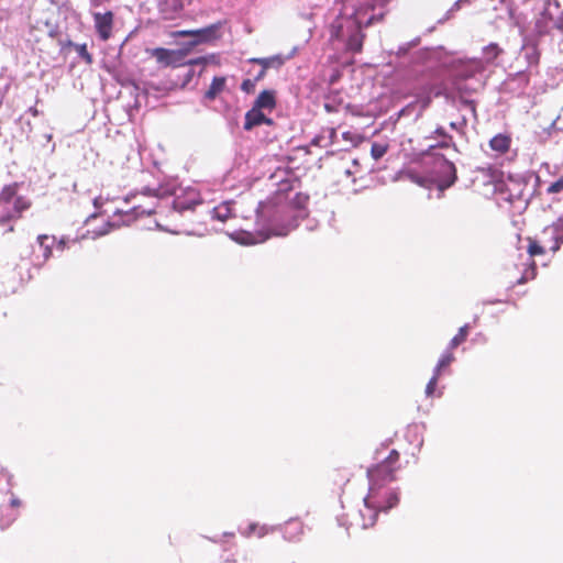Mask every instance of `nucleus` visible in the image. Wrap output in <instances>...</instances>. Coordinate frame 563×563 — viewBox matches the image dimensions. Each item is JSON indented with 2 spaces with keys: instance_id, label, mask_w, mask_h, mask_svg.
I'll return each mask as SVG.
<instances>
[{
  "instance_id": "nucleus-1",
  "label": "nucleus",
  "mask_w": 563,
  "mask_h": 563,
  "mask_svg": "<svg viewBox=\"0 0 563 563\" xmlns=\"http://www.w3.org/2000/svg\"><path fill=\"white\" fill-rule=\"evenodd\" d=\"M20 185L11 183L0 189V231L3 235L15 232V223L31 209L32 200L19 192Z\"/></svg>"
},
{
  "instance_id": "nucleus-2",
  "label": "nucleus",
  "mask_w": 563,
  "mask_h": 563,
  "mask_svg": "<svg viewBox=\"0 0 563 563\" xmlns=\"http://www.w3.org/2000/svg\"><path fill=\"white\" fill-rule=\"evenodd\" d=\"M331 40L345 43L347 51L360 53L363 47L365 34L362 32V23L356 15L340 16L330 26Z\"/></svg>"
},
{
  "instance_id": "nucleus-3",
  "label": "nucleus",
  "mask_w": 563,
  "mask_h": 563,
  "mask_svg": "<svg viewBox=\"0 0 563 563\" xmlns=\"http://www.w3.org/2000/svg\"><path fill=\"white\" fill-rule=\"evenodd\" d=\"M400 468L399 453L397 450H391L389 454L378 464L367 470V477L369 481V501L375 506L382 507L378 501L376 493L378 486H386L396 479L395 473Z\"/></svg>"
},
{
  "instance_id": "nucleus-4",
  "label": "nucleus",
  "mask_w": 563,
  "mask_h": 563,
  "mask_svg": "<svg viewBox=\"0 0 563 563\" xmlns=\"http://www.w3.org/2000/svg\"><path fill=\"white\" fill-rule=\"evenodd\" d=\"M378 514L375 509H373L369 505H366L364 501L363 508L357 510H353L350 514L345 515V520L347 523L346 533L351 529L353 530H364L373 527L376 523Z\"/></svg>"
},
{
  "instance_id": "nucleus-5",
  "label": "nucleus",
  "mask_w": 563,
  "mask_h": 563,
  "mask_svg": "<svg viewBox=\"0 0 563 563\" xmlns=\"http://www.w3.org/2000/svg\"><path fill=\"white\" fill-rule=\"evenodd\" d=\"M221 23L210 24L206 27L198 30H180L173 33L174 37H192L189 46H197L202 43H209L220 37Z\"/></svg>"
},
{
  "instance_id": "nucleus-6",
  "label": "nucleus",
  "mask_w": 563,
  "mask_h": 563,
  "mask_svg": "<svg viewBox=\"0 0 563 563\" xmlns=\"http://www.w3.org/2000/svg\"><path fill=\"white\" fill-rule=\"evenodd\" d=\"M539 241L548 251L555 253L563 243V219H559L558 222L545 227Z\"/></svg>"
},
{
  "instance_id": "nucleus-7",
  "label": "nucleus",
  "mask_w": 563,
  "mask_h": 563,
  "mask_svg": "<svg viewBox=\"0 0 563 563\" xmlns=\"http://www.w3.org/2000/svg\"><path fill=\"white\" fill-rule=\"evenodd\" d=\"M376 493L379 496L378 501L382 504V507L375 506L372 501H369V493L364 499L366 505H369L373 509L376 510L377 514L380 511H388L399 503V494L395 489L385 488V486H378Z\"/></svg>"
},
{
  "instance_id": "nucleus-8",
  "label": "nucleus",
  "mask_w": 563,
  "mask_h": 563,
  "mask_svg": "<svg viewBox=\"0 0 563 563\" xmlns=\"http://www.w3.org/2000/svg\"><path fill=\"white\" fill-rule=\"evenodd\" d=\"M169 194L170 192L168 190H165L162 187H159L157 189L145 188L142 191V195L146 196V197H151V198H153L155 200H152V201L146 202V203L134 205L131 208V211L133 212V214L135 217L151 214V213H153L155 211V208L157 206L156 200L162 198V197H164V196H166V195H169Z\"/></svg>"
},
{
  "instance_id": "nucleus-9",
  "label": "nucleus",
  "mask_w": 563,
  "mask_h": 563,
  "mask_svg": "<svg viewBox=\"0 0 563 563\" xmlns=\"http://www.w3.org/2000/svg\"><path fill=\"white\" fill-rule=\"evenodd\" d=\"M95 27L102 41H108L112 33L113 27V13L107 11L106 13H93Z\"/></svg>"
},
{
  "instance_id": "nucleus-10",
  "label": "nucleus",
  "mask_w": 563,
  "mask_h": 563,
  "mask_svg": "<svg viewBox=\"0 0 563 563\" xmlns=\"http://www.w3.org/2000/svg\"><path fill=\"white\" fill-rule=\"evenodd\" d=\"M200 203L198 194L194 190L187 192V197H176L173 201V213H183Z\"/></svg>"
},
{
  "instance_id": "nucleus-11",
  "label": "nucleus",
  "mask_w": 563,
  "mask_h": 563,
  "mask_svg": "<svg viewBox=\"0 0 563 563\" xmlns=\"http://www.w3.org/2000/svg\"><path fill=\"white\" fill-rule=\"evenodd\" d=\"M305 531V525L299 519H290L285 522L283 527V534L285 540L289 542H297L301 539Z\"/></svg>"
},
{
  "instance_id": "nucleus-12",
  "label": "nucleus",
  "mask_w": 563,
  "mask_h": 563,
  "mask_svg": "<svg viewBox=\"0 0 563 563\" xmlns=\"http://www.w3.org/2000/svg\"><path fill=\"white\" fill-rule=\"evenodd\" d=\"M268 124L271 125L273 123L272 119L267 118L261 109H257L253 107L251 110H249L245 114V121H244V130L250 131L253 128L261 125V124Z\"/></svg>"
},
{
  "instance_id": "nucleus-13",
  "label": "nucleus",
  "mask_w": 563,
  "mask_h": 563,
  "mask_svg": "<svg viewBox=\"0 0 563 563\" xmlns=\"http://www.w3.org/2000/svg\"><path fill=\"white\" fill-rule=\"evenodd\" d=\"M286 62V57L283 55H274L269 57L262 58H251L249 63L257 64L264 69L268 70L269 68L279 69Z\"/></svg>"
},
{
  "instance_id": "nucleus-14",
  "label": "nucleus",
  "mask_w": 563,
  "mask_h": 563,
  "mask_svg": "<svg viewBox=\"0 0 563 563\" xmlns=\"http://www.w3.org/2000/svg\"><path fill=\"white\" fill-rule=\"evenodd\" d=\"M511 145V137L509 134L506 133H499L490 139L489 141V147L499 153V154H506Z\"/></svg>"
},
{
  "instance_id": "nucleus-15",
  "label": "nucleus",
  "mask_w": 563,
  "mask_h": 563,
  "mask_svg": "<svg viewBox=\"0 0 563 563\" xmlns=\"http://www.w3.org/2000/svg\"><path fill=\"white\" fill-rule=\"evenodd\" d=\"M274 527H268L266 525H261L258 522H252L247 525V527L243 530L242 534L246 538H264L267 534L274 532Z\"/></svg>"
},
{
  "instance_id": "nucleus-16",
  "label": "nucleus",
  "mask_w": 563,
  "mask_h": 563,
  "mask_svg": "<svg viewBox=\"0 0 563 563\" xmlns=\"http://www.w3.org/2000/svg\"><path fill=\"white\" fill-rule=\"evenodd\" d=\"M479 71H481V63L477 60H471L467 63H462L455 69V75L459 78L467 79V78L475 76V74H477Z\"/></svg>"
},
{
  "instance_id": "nucleus-17",
  "label": "nucleus",
  "mask_w": 563,
  "mask_h": 563,
  "mask_svg": "<svg viewBox=\"0 0 563 563\" xmlns=\"http://www.w3.org/2000/svg\"><path fill=\"white\" fill-rule=\"evenodd\" d=\"M253 107L261 110H273L276 107L275 92L272 90H263L256 98Z\"/></svg>"
},
{
  "instance_id": "nucleus-18",
  "label": "nucleus",
  "mask_w": 563,
  "mask_h": 563,
  "mask_svg": "<svg viewBox=\"0 0 563 563\" xmlns=\"http://www.w3.org/2000/svg\"><path fill=\"white\" fill-rule=\"evenodd\" d=\"M37 244L42 252L43 261L46 262L53 254V245L55 243V236L47 234H40L37 236Z\"/></svg>"
},
{
  "instance_id": "nucleus-19",
  "label": "nucleus",
  "mask_w": 563,
  "mask_h": 563,
  "mask_svg": "<svg viewBox=\"0 0 563 563\" xmlns=\"http://www.w3.org/2000/svg\"><path fill=\"white\" fill-rule=\"evenodd\" d=\"M227 78L221 77H214L208 88V90L205 92V98L207 100H214L225 88Z\"/></svg>"
},
{
  "instance_id": "nucleus-20",
  "label": "nucleus",
  "mask_w": 563,
  "mask_h": 563,
  "mask_svg": "<svg viewBox=\"0 0 563 563\" xmlns=\"http://www.w3.org/2000/svg\"><path fill=\"white\" fill-rule=\"evenodd\" d=\"M183 0H161L159 1V11L166 15V18H172L174 14L178 13L183 10Z\"/></svg>"
},
{
  "instance_id": "nucleus-21",
  "label": "nucleus",
  "mask_w": 563,
  "mask_h": 563,
  "mask_svg": "<svg viewBox=\"0 0 563 563\" xmlns=\"http://www.w3.org/2000/svg\"><path fill=\"white\" fill-rule=\"evenodd\" d=\"M152 57L156 59V62L165 67L170 66V49L156 47L150 51Z\"/></svg>"
},
{
  "instance_id": "nucleus-22",
  "label": "nucleus",
  "mask_w": 563,
  "mask_h": 563,
  "mask_svg": "<svg viewBox=\"0 0 563 563\" xmlns=\"http://www.w3.org/2000/svg\"><path fill=\"white\" fill-rule=\"evenodd\" d=\"M470 333V325L464 324L457 331V333L453 336V339L449 343V349L454 350L462 343H464L468 336Z\"/></svg>"
},
{
  "instance_id": "nucleus-23",
  "label": "nucleus",
  "mask_w": 563,
  "mask_h": 563,
  "mask_svg": "<svg viewBox=\"0 0 563 563\" xmlns=\"http://www.w3.org/2000/svg\"><path fill=\"white\" fill-rule=\"evenodd\" d=\"M65 46L73 47L77 52V54L85 60L86 64H92L93 57L88 52L86 44H75L71 41H68Z\"/></svg>"
},
{
  "instance_id": "nucleus-24",
  "label": "nucleus",
  "mask_w": 563,
  "mask_h": 563,
  "mask_svg": "<svg viewBox=\"0 0 563 563\" xmlns=\"http://www.w3.org/2000/svg\"><path fill=\"white\" fill-rule=\"evenodd\" d=\"M453 350H450L448 347V351L445 353H443V355L440 357L435 368H434V372L437 374H440L446 368L449 367L452 362L455 360L454 355H453Z\"/></svg>"
},
{
  "instance_id": "nucleus-25",
  "label": "nucleus",
  "mask_w": 563,
  "mask_h": 563,
  "mask_svg": "<svg viewBox=\"0 0 563 563\" xmlns=\"http://www.w3.org/2000/svg\"><path fill=\"white\" fill-rule=\"evenodd\" d=\"M528 253L531 257L537 255H543L548 251L539 241V239L528 238Z\"/></svg>"
},
{
  "instance_id": "nucleus-26",
  "label": "nucleus",
  "mask_w": 563,
  "mask_h": 563,
  "mask_svg": "<svg viewBox=\"0 0 563 563\" xmlns=\"http://www.w3.org/2000/svg\"><path fill=\"white\" fill-rule=\"evenodd\" d=\"M434 133L439 136H443V140L438 145L431 146L432 148H434V147L449 148L453 144L452 136L450 134H448L442 126L435 129Z\"/></svg>"
},
{
  "instance_id": "nucleus-27",
  "label": "nucleus",
  "mask_w": 563,
  "mask_h": 563,
  "mask_svg": "<svg viewBox=\"0 0 563 563\" xmlns=\"http://www.w3.org/2000/svg\"><path fill=\"white\" fill-rule=\"evenodd\" d=\"M388 151V144L385 143H373L371 147V155L375 161L382 158Z\"/></svg>"
},
{
  "instance_id": "nucleus-28",
  "label": "nucleus",
  "mask_w": 563,
  "mask_h": 563,
  "mask_svg": "<svg viewBox=\"0 0 563 563\" xmlns=\"http://www.w3.org/2000/svg\"><path fill=\"white\" fill-rule=\"evenodd\" d=\"M170 60L169 64L173 67L181 66L185 64L186 52L179 49H170Z\"/></svg>"
},
{
  "instance_id": "nucleus-29",
  "label": "nucleus",
  "mask_w": 563,
  "mask_h": 563,
  "mask_svg": "<svg viewBox=\"0 0 563 563\" xmlns=\"http://www.w3.org/2000/svg\"><path fill=\"white\" fill-rule=\"evenodd\" d=\"M212 213H213V218H216L222 222L227 221L231 216L230 208L227 205H221L219 207H216L213 209Z\"/></svg>"
},
{
  "instance_id": "nucleus-30",
  "label": "nucleus",
  "mask_w": 563,
  "mask_h": 563,
  "mask_svg": "<svg viewBox=\"0 0 563 563\" xmlns=\"http://www.w3.org/2000/svg\"><path fill=\"white\" fill-rule=\"evenodd\" d=\"M19 274L21 277V280L23 283H29L33 279V275L30 273L31 271V264L30 263H23L18 266Z\"/></svg>"
},
{
  "instance_id": "nucleus-31",
  "label": "nucleus",
  "mask_w": 563,
  "mask_h": 563,
  "mask_svg": "<svg viewBox=\"0 0 563 563\" xmlns=\"http://www.w3.org/2000/svg\"><path fill=\"white\" fill-rule=\"evenodd\" d=\"M440 374L433 373V376L429 380L426 387V394L428 397H432L435 393L438 380H439Z\"/></svg>"
},
{
  "instance_id": "nucleus-32",
  "label": "nucleus",
  "mask_w": 563,
  "mask_h": 563,
  "mask_svg": "<svg viewBox=\"0 0 563 563\" xmlns=\"http://www.w3.org/2000/svg\"><path fill=\"white\" fill-rule=\"evenodd\" d=\"M563 190V175L554 183H552L548 189V194H558Z\"/></svg>"
},
{
  "instance_id": "nucleus-33",
  "label": "nucleus",
  "mask_w": 563,
  "mask_h": 563,
  "mask_svg": "<svg viewBox=\"0 0 563 563\" xmlns=\"http://www.w3.org/2000/svg\"><path fill=\"white\" fill-rule=\"evenodd\" d=\"M256 81L254 79L247 78L242 81L241 89L246 93H252L255 91Z\"/></svg>"
},
{
  "instance_id": "nucleus-34",
  "label": "nucleus",
  "mask_w": 563,
  "mask_h": 563,
  "mask_svg": "<svg viewBox=\"0 0 563 563\" xmlns=\"http://www.w3.org/2000/svg\"><path fill=\"white\" fill-rule=\"evenodd\" d=\"M266 73L267 70L261 67L260 70L254 75L253 79L257 82L266 76Z\"/></svg>"
},
{
  "instance_id": "nucleus-35",
  "label": "nucleus",
  "mask_w": 563,
  "mask_h": 563,
  "mask_svg": "<svg viewBox=\"0 0 563 563\" xmlns=\"http://www.w3.org/2000/svg\"><path fill=\"white\" fill-rule=\"evenodd\" d=\"M194 46H189V43H187L184 47L179 48V51H185L186 56L191 52Z\"/></svg>"
},
{
  "instance_id": "nucleus-36",
  "label": "nucleus",
  "mask_w": 563,
  "mask_h": 563,
  "mask_svg": "<svg viewBox=\"0 0 563 563\" xmlns=\"http://www.w3.org/2000/svg\"><path fill=\"white\" fill-rule=\"evenodd\" d=\"M390 0H374L375 4L384 7L386 5Z\"/></svg>"
},
{
  "instance_id": "nucleus-37",
  "label": "nucleus",
  "mask_w": 563,
  "mask_h": 563,
  "mask_svg": "<svg viewBox=\"0 0 563 563\" xmlns=\"http://www.w3.org/2000/svg\"><path fill=\"white\" fill-rule=\"evenodd\" d=\"M11 506H12V507H19V506H21V501H20V499H18V498H12V499H11Z\"/></svg>"
},
{
  "instance_id": "nucleus-38",
  "label": "nucleus",
  "mask_w": 563,
  "mask_h": 563,
  "mask_svg": "<svg viewBox=\"0 0 563 563\" xmlns=\"http://www.w3.org/2000/svg\"><path fill=\"white\" fill-rule=\"evenodd\" d=\"M288 189H291V186L289 185V183L280 184V190H288Z\"/></svg>"
},
{
  "instance_id": "nucleus-39",
  "label": "nucleus",
  "mask_w": 563,
  "mask_h": 563,
  "mask_svg": "<svg viewBox=\"0 0 563 563\" xmlns=\"http://www.w3.org/2000/svg\"><path fill=\"white\" fill-rule=\"evenodd\" d=\"M202 62V58H197V59H192V60H189L188 64L189 65H198Z\"/></svg>"
},
{
  "instance_id": "nucleus-40",
  "label": "nucleus",
  "mask_w": 563,
  "mask_h": 563,
  "mask_svg": "<svg viewBox=\"0 0 563 563\" xmlns=\"http://www.w3.org/2000/svg\"><path fill=\"white\" fill-rule=\"evenodd\" d=\"M423 92H430L431 86L429 84L423 85Z\"/></svg>"
},
{
  "instance_id": "nucleus-41",
  "label": "nucleus",
  "mask_w": 563,
  "mask_h": 563,
  "mask_svg": "<svg viewBox=\"0 0 563 563\" xmlns=\"http://www.w3.org/2000/svg\"><path fill=\"white\" fill-rule=\"evenodd\" d=\"M372 22H373V16H372V18H369V19L366 21L365 25L367 26V25H369Z\"/></svg>"
},
{
  "instance_id": "nucleus-42",
  "label": "nucleus",
  "mask_w": 563,
  "mask_h": 563,
  "mask_svg": "<svg viewBox=\"0 0 563 563\" xmlns=\"http://www.w3.org/2000/svg\"><path fill=\"white\" fill-rule=\"evenodd\" d=\"M353 165L358 167L360 166L358 161L357 159H353Z\"/></svg>"
},
{
  "instance_id": "nucleus-43",
  "label": "nucleus",
  "mask_w": 563,
  "mask_h": 563,
  "mask_svg": "<svg viewBox=\"0 0 563 563\" xmlns=\"http://www.w3.org/2000/svg\"><path fill=\"white\" fill-rule=\"evenodd\" d=\"M450 126H451L452 129H456V123L451 122V123H450Z\"/></svg>"
},
{
  "instance_id": "nucleus-44",
  "label": "nucleus",
  "mask_w": 563,
  "mask_h": 563,
  "mask_svg": "<svg viewBox=\"0 0 563 563\" xmlns=\"http://www.w3.org/2000/svg\"><path fill=\"white\" fill-rule=\"evenodd\" d=\"M345 173H346L347 175H351V174H352V170L347 168V169L345 170Z\"/></svg>"
},
{
  "instance_id": "nucleus-45",
  "label": "nucleus",
  "mask_w": 563,
  "mask_h": 563,
  "mask_svg": "<svg viewBox=\"0 0 563 563\" xmlns=\"http://www.w3.org/2000/svg\"><path fill=\"white\" fill-rule=\"evenodd\" d=\"M450 167H451L453 170H455L454 165H453L452 163H450Z\"/></svg>"
},
{
  "instance_id": "nucleus-46",
  "label": "nucleus",
  "mask_w": 563,
  "mask_h": 563,
  "mask_svg": "<svg viewBox=\"0 0 563 563\" xmlns=\"http://www.w3.org/2000/svg\"><path fill=\"white\" fill-rule=\"evenodd\" d=\"M501 2H507L508 0H500Z\"/></svg>"
}]
</instances>
